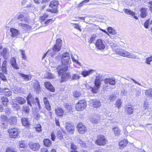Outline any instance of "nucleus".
<instances>
[{
  "label": "nucleus",
  "mask_w": 152,
  "mask_h": 152,
  "mask_svg": "<svg viewBox=\"0 0 152 152\" xmlns=\"http://www.w3.org/2000/svg\"><path fill=\"white\" fill-rule=\"evenodd\" d=\"M62 40L60 39H58L56 40L55 44L53 46L52 49L48 50L47 53H48L50 56H53L56 54V53L60 51L62 46Z\"/></svg>",
  "instance_id": "obj_1"
},
{
  "label": "nucleus",
  "mask_w": 152,
  "mask_h": 152,
  "mask_svg": "<svg viewBox=\"0 0 152 152\" xmlns=\"http://www.w3.org/2000/svg\"><path fill=\"white\" fill-rule=\"evenodd\" d=\"M56 69L59 76H71L68 70V67L67 66L58 65L57 66Z\"/></svg>",
  "instance_id": "obj_2"
},
{
  "label": "nucleus",
  "mask_w": 152,
  "mask_h": 152,
  "mask_svg": "<svg viewBox=\"0 0 152 152\" xmlns=\"http://www.w3.org/2000/svg\"><path fill=\"white\" fill-rule=\"evenodd\" d=\"M25 14L23 12H21L19 14L17 15L15 17L14 19H16L17 20L21 21L23 23H19L20 26L24 27H26L27 24H25L27 22V19L26 17L25 16Z\"/></svg>",
  "instance_id": "obj_3"
},
{
  "label": "nucleus",
  "mask_w": 152,
  "mask_h": 152,
  "mask_svg": "<svg viewBox=\"0 0 152 152\" xmlns=\"http://www.w3.org/2000/svg\"><path fill=\"white\" fill-rule=\"evenodd\" d=\"M62 66H67L68 67L71 63L69 53L67 52L63 53V58L61 62Z\"/></svg>",
  "instance_id": "obj_4"
},
{
  "label": "nucleus",
  "mask_w": 152,
  "mask_h": 152,
  "mask_svg": "<svg viewBox=\"0 0 152 152\" xmlns=\"http://www.w3.org/2000/svg\"><path fill=\"white\" fill-rule=\"evenodd\" d=\"M87 106L86 101L84 100H80L76 104L75 108L77 111L83 110Z\"/></svg>",
  "instance_id": "obj_5"
},
{
  "label": "nucleus",
  "mask_w": 152,
  "mask_h": 152,
  "mask_svg": "<svg viewBox=\"0 0 152 152\" xmlns=\"http://www.w3.org/2000/svg\"><path fill=\"white\" fill-rule=\"evenodd\" d=\"M7 132L9 133V137L11 138H15L18 136L19 130L17 128H13L9 129Z\"/></svg>",
  "instance_id": "obj_6"
},
{
  "label": "nucleus",
  "mask_w": 152,
  "mask_h": 152,
  "mask_svg": "<svg viewBox=\"0 0 152 152\" xmlns=\"http://www.w3.org/2000/svg\"><path fill=\"white\" fill-rule=\"evenodd\" d=\"M97 138L95 141V143L97 145H104L106 144V140L104 135H98Z\"/></svg>",
  "instance_id": "obj_7"
},
{
  "label": "nucleus",
  "mask_w": 152,
  "mask_h": 152,
  "mask_svg": "<svg viewBox=\"0 0 152 152\" xmlns=\"http://www.w3.org/2000/svg\"><path fill=\"white\" fill-rule=\"evenodd\" d=\"M65 125V127L67 132L71 134H73L75 129L74 124L71 122H68L66 123Z\"/></svg>",
  "instance_id": "obj_8"
},
{
  "label": "nucleus",
  "mask_w": 152,
  "mask_h": 152,
  "mask_svg": "<svg viewBox=\"0 0 152 152\" xmlns=\"http://www.w3.org/2000/svg\"><path fill=\"white\" fill-rule=\"evenodd\" d=\"M92 74L94 76H100V74L98 73L95 70L92 69L87 70L85 69L82 72V75L83 76H87Z\"/></svg>",
  "instance_id": "obj_9"
},
{
  "label": "nucleus",
  "mask_w": 152,
  "mask_h": 152,
  "mask_svg": "<svg viewBox=\"0 0 152 152\" xmlns=\"http://www.w3.org/2000/svg\"><path fill=\"white\" fill-rule=\"evenodd\" d=\"M10 31L11 32L10 35L13 38H20L21 37L20 31L17 29L11 28Z\"/></svg>",
  "instance_id": "obj_10"
},
{
  "label": "nucleus",
  "mask_w": 152,
  "mask_h": 152,
  "mask_svg": "<svg viewBox=\"0 0 152 152\" xmlns=\"http://www.w3.org/2000/svg\"><path fill=\"white\" fill-rule=\"evenodd\" d=\"M101 118L100 115H96L91 117L90 118V121L93 124H97L100 122Z\"/></svg>",
  "instance_id": "obj_11"
},
{
  "label": "nucleus",
  "mask_w": 152,
  "mask_h": 152,
  "mask_svg": "<svg viewBox=\"0 0 152 152\" xmlns=\"http://www.w3.org/2000/svg\"><path fill=\"white\" fill-rule=\"evenodd\" d=\"M104 42H103L101 39H98L96 42V46L98 49L100 50H103L105 47V46L104 44Z\"/></svg>",
  "instance_id": "obj_12"
},
{
  "label": "nucleus",
  "mask_w": 152,
  "mask_h": 152,
  "mask_svg": "<svg viewBox=\"0 0 152 152\" xmlns=\"http://www.w3.org/2000/svg\"><path fill=\"white\" fill-rule=\"evenodd\" d=\"M19 146L20 149L21 148H23V149H20V150L23 151L22 152H28V148H26L27 147V144L26 141L24 140H21L19 142Z\"/></svg>",
  "instance_id": "obj_13"
},
{
  "label": "nucleus",
  "mask_w": 152,
  "mask_h": 152,
  "mask_svg": "<svg viewBox=\"0 0 152 152\" xmlns=\"http://www.w3.org/2000/svg\"><path fill=\"white\" fill-rule=\"evenodd\" d=\"M30 148L34 151L38 150L40 147V145L38 143L31 142L29 143Z\"/></svg>",
  "instance_id": "obj_14"
},
{
  "label": "nucleus",
  "mask_w": 152,
  "mask_h": 152,
  "mask_svg": "<svg viewBox=\"0 0 152 152\" xmlns=\"http://www.w3.org/2000/svg\"><path fill=\"white\" fill-rule=\"evenodd\" d=\"M90 102L92 104L94 108H99L101 106L100 102L97 99H92L90 101Z\"/></svg>",
  "instance_id": "obj_15"
},
{
  "label": "nucleus",
  "mask_w": 152,
  "mask_h": 152,
  "mask_svg": "<svg viewBox=\"0 0 152 152\" xmlns=\"http://www.w3.org/2000/svg\"><path fill=\"white\" fill-rule=\"evenodd\" d=\"M28 104L23 105L21 108L22 114L28 115L30 112V107Z\"/></svg>",
  "instance_id": "obj_16"
},
{
  "label": "nucleus",
  "mask_w": 152,
  "mask_h": 152,
  "mask_svg": "<svg viewBox=\"0 0 152 152\" xmlns=\"http://www.w3.org/2000/svg\"><path fill=\"white\" fill-rule=\"evenodd\" d=\"M9 50L6 48H4L2 50L0 51V54L2 56L4 59H6L9 54Z\"/></svg>",
  "instance_id": "obj_17"
},
{
  "label": "nucleus",
  "mask_w": 152,
  "mask_h": 152,
  "mask_svg": "<svg viewBox=\"0 0 152 152\" xmlns=\"http://www.w3.org/2000/svg\"><path fill=\"white\" fill-rule=\"evenodd\" d=\"M27 101L28 104L31 107L32 106L31 103L33 104L36 101V98H34L31 95L29 94L27 98Z\"/></svg>",
  "instance_id": "obj_18"
},
{
  "label": "nucleus",
  "mask_w": 152,
  "mask_h": 152,
  "mask_svg": "<svg viewBox=\"0 0 152 152\" xmlns=\"http://www.w3.org/2000/svg\"><path fill=\"white\" fill-rule=\"evenodd\" d=\"M33 88L37 93H39L41 91V87L39 83L37 81H35L33 84Z\"/></svg>",
  "instance_id": "obj_19"
},
{
  "label": "nucleus",
  "mask_w": 152,
  "mask_h": 152,
  "mask_svg": "<svg viewBox=\"0 0 152 152\" xmlns=\"http://www.w3.org/2000/svg\"><path fill=\"white\" fill-rule=\"evenodd\" d=\"M45 87L47 89L51 92H54L55 89L52 85L49 82H46L45 83Z\"/></svg>",
  "instance_id": "obj_20"
},
{
  "label": "nucleus",
  "mask_w": 152,
  "mask_h": 152,
  "mask_svg": "<svg viewBox=\"0 0 152 152\" xmlns=\"http://www.w3.org/2000/svg\"><path fill=\"white\" fill-rule=\"evenodd\" d=\"M77 128L79 132L81 134L83 133L86 130L85 126L81 123H79L77 124Z\"/></svg>",
  "instance_id": "obj_21"
},
{
  "label": "nucleus",
  "mask_w": 152,
  "mask_h": 152,
  "mask_svg": "<svg viewBox=\"0 0 152 152\" xmlns=\"http://www.w3.org/2000/svg\"><path fill=\"white\" fill-rule=\"evenodd\" d=\"M134 108L131 105H126L125 107V111L128 114L131 115L133 113Z\"/></svg>",
  "instance_id": "obj_22"
},
{
  "label": "nucleus",
  "mask_w": 152,
  "mask_h": 152,
  "mask_svg": "<svg viewBox=\"0 0 152 152\" xmlns=\"http://www.w3.org/2000/svg\"><path fill=\"white\" fill-rule=\"evenodd\" d=\"M43 102L46 109L48 111H50L51 107L48 99L46 97L43 98Z\"/></svg>",
  "instance_id": "obj_23"
},
{
  "label": "nucleus",
  "mask_w": 152,
  "mask_h": 152,
  "mask_svg": "<svg viewBox=\"0 0 152 152\" xmlns=\"http://www.w3.org/2000/svg\"><path fill=\"white\" fill-rule=\"evenodd\" d=\"M10 63L14 68L17 69H19L18 65L16 63V60L15 58H12L10 60Z\"/></svg>",
  "instance_id": "obj_24"
},
{
  "label": "nucleus",
  "mask_w": 152,
  "mask_h": 152,
  "mask_svg": "<svg viewBox=\"0 0 152 152\" xmlns=\"http://www.w3.org/2000/svg\"><path fill=\"white\" fill-rule=\"evenodd\" d=\"M104 82L106 84H110L111 85H114L115 83V79L114 78H110L105 79Z\"/></svg>",
  "instance_id": "obj_25"
},
{
  "label": "nucleus",
  "mask_w": 152,
  "mask_h": 152,
  "mask_svg": "<svg viewBox=\"0 0 152 152\" xmlns=\"http://www.w3.org/2000/svg\"><path fill=\"white\" fill-rule=\"evenodd\" d=\"M7 61L6 60H4L3 62L1 67V69L3 73L7 74Z\"/></svg>",
  "instance_id": "obj_26"
},
{
  "label": "nucleus",
  "mask_w": 152,
  "mask_h": 152,
  "mask_svg": "<svg viewBox=\"0 0 152 152\" xmlns=\"http://www.w3.org/2000/svg\"><path fill=\"white\" fill-rule=\"evenodd\" d=\"M21 122L23 125L26 127H28L30 125L28 118L23 117L21 119Z\"/></svg>",
  "instance_id": "obj_27"
},
{
  "label": "nucleus",
  "mask_w": 152,
  "mask_h": 152,
  "mask_svg": "<svg viewBox=\"0 0 152 152\" xmlns=\"http://www.w3.org/2000/svg\"><path fill=\"white\" fill-rule=\"evenodd\" d=\"M115 51L117 54L120 56L124 57L126 52V51L123 50L121 48H116Z\"/></svg>",
  "instance_id": "obj_28"
},
{
  "label": "nucleus",
  "mask_w": 152,
  "mask_h": 152,
  "mask_svg": "<svg viewBox=\"0 0 152 152\" xmlns=\"http://www.w3.org/2000/svg\"><path fill=\"white\" fill-rule=\"evenodd\" d=\"M124 12L126 14L132 16L135 19L137 20L138 19L137 16L135 15V13L134 12L131 11L130 10L128 9H126L125 10Z\"/></svg>",
  "instance_id": "obj_29"
},
{
  "label": "nucleus",
  "mask_w": 152,
  "mask_h": 152,
  "mask_svg": "<svg viewBox=\"0 0 152 152\" xmlns=\"http://www.w3.org/2000/svg\"><path fill=\"white\" fill-rule=\"evenodd\" d=\"M147 9L146 8L142 7L140 10V16L142 18H144L147 15Z\"/></svg>",
  "instance_id": "obj_30"
},
{
  "label": "nucleus",
  "mask_w": 152,
  "mask_h": 152,
  "mask_svg": "<svg viewBox=\"0 0 152 152\" xmlns=\"http://www.w3.org/2000/svg\"><path fill=\"white\" fill-rule=\"evenodd\" d=\"M63 58V53L61 55H60L57 56L53 60V64H58L59 61L61 60H61H62Z\"/></svg>",
  "instance_id": "obj_31"
},
{
  "label": "nucleus",
  "mask_w": 152,
  "mask_h": 152,
  "mask_svg": "<svg viewBox=\"0 0 152 152\" xmlns=\"http://www.w3.org/2000/svg\"><path fill=\"white\" fill-rule=\"evenodd\" d=\"M10 124L11 125H14L17 123V117L14 116L10 117L9 120Z\"/></svg>",
  "instance_id": "obj_32"
},
{
  "label": "nucleus",
  "mask_w": 152,
  "mask_h": 152,
  "mask_svg": "<svg viewBox=\"0 0 152 152\" xmlns=\"http://www.w3.org/2000/svg\"><path fill=\"white\" fill-rule=\"evenodd\" d=\"M124 57L133 59H136L137 58V56L135 54L129 53V52L126 51L125 55Z\"/></svg>",
  "instance_id": "obj_33"
},
{
  "label": "nucleus",
  "mask_w": 152,
  "mask_h": 152,
  "mask_svg": "<svg viewBox=\"0 0 152 152\" xmlns=\"http://www.w3.org/2000/svg\"><path fill=\"white\" fill-rule=\"evenodd\" d=\"M1 102L3 105L4 106H7L8 105L9 101L8 98L6 96L2 97L1 98Z\"/></svg>",
  "instance_id": "obj_34"
},
{
  "label": "nucleus",
  "mask_w": 152,
  "mask_h": 152,
  "mask_svg": "<svg viewBox=\"0 0 152 152\" xmlns=\"http://www.w3.org/2000/svg\"><path fill=\"white\" fill-rule=\"evenodd\" d=\"M56 114L58 116H62L63 115L64 111L63 109L60 107H58L55 110Z\"/></svg>",
  "instance_id": "obj_35"
},
{
  "label": "nucleus",
  "mask_w": 152,
  "mask_h": 152,
  "mask_svg": "<svg viewBox=\"0 0 152 152\" xmlns=\"http://www.w3.org/2000/svg\"><path fill=\"white\" fill-rule=\"evenodd\" d=\"M4 111L5 112L6 114L8 116H10L12 115V111L11 110L10 108L7 107V106H4Z\"/></svg>",
  "instance_id": "obj_36"
},
{
  "label": "nucleus",
  "mask_w": 152,
  "mask_h": 152,
  "mask_svg": "<svg viewBox=\"0 0 152 152\" xmlns=\"http://www.w3.org/2000/svg\"><path fill=\"white\" fill-rule=\"evenodd\" d=\"M58 2L57 1H52L50 2L49 6L51 7L57 8L58 5Z\"/></svg>",
  "instance_id": "obj_37"
},
{
  "label": "nucleus",
  "mask_w": 152,
  "mask_h": 152,
  "mask_svg": "<svg viewBox=\"0 0 152 152\" xmlns=\"http://www.w3.org/2000/svg\"><path fill=\"white\" fill-rule=\"evenodd\" d=\"M44 145L47 147L50 146L52 144L51 141L48 139H45L44 140Z\"/></svg>",
  "instance_id": "obj_38"
},
{
  "label": "nucleus",
  "mask_w": 152,
  "mask_h": 152,
  "mask_svg": "<svg viewBox=\"0 0 152 152\" xmlns=\"http://www.w3.org/2000/svg\"><path fill=\"white\" fill-rule=\"evenodd\" d=\"M12 107L15 111H18L20 110V105L17 103H14L12 104Z\"/></svg>",
  "instance_id": "obj_39"
},
{
  "label": "nucleus",
  "mask_w": 152,
  "mask_h": 152,
  "mask_svg": "<svg viewBox=\"0 0 152 152\" xmlns=\"http://www.w3.org/2000/svg\"><path fill=\"white\" fill-rule=\"evenodd\" d=\"M77 142L80 144L82 147L85 148L87 147V145L85 143V142L82 141L80 139L78 138L77 140Z\"/></svg>",
  "instance_id": "obj_40"
},
{
  "label": "nucleus",
  "mask_w": 152,
  "mask_h": 152,
  "mask_svg": "<svg viewBox=\"0 0 152 152\" xmlns=\"http://www.w3.org/2000/svg\"><path fill=\"white\" fill-rule=\"evenodd\" d=\"M16 100L18 103L20 104H23L26 102V100L23 98L21 97H18Z\"/></svg>",
  "instance_id": "obj_41"
},
{
  "label": "nucleus",
  "mask_w": 152,
  "mask_h": 152,
  "mask_svg": "<svg viewBox=\"0 0 152 152\" xmlns=\"http://www.w3.org/2000/svg\"><path fill=\"white\" fill-rule=\"evenodd\" d=\"M98 77H96V78L94 82V86H95L96 88L97 87V88H99L100 87L101 83L100 80L99 79H98L97 78Z\"/></svg>",
  "instance_id": "obj_42"
},
{
  "label": "nucleus",
  "mask_w": 152,
  "mask_h": 152,
  "mask_svg": "<svg viewBox=\"0 0 152 152\" xmlns=\"http://www.w3.org/2000/svg\"><path fill=\"white\" fill-rule=\"evenodd\" d=\"M57 138L60 140H61L63 138V134L62 133V130L61 129V130H57Z\"/></svg>",
  "instance_id": "obj_43"
},
{
  "label": "nucleus",
  "mask_w": 152,
  "mask_h": 152,
  "mask_svg": "<svg viewBox=\"0 0 152 152\" xmlns=\"http://www.w3.org/2000/svg\"><path fill=\"white\" fill-rule=\"evenodd\" d=\"M114 133L115 136H117L120 134L121 130L118 127H114L113 129Z\"/></svg>",
  "instance_id": "obj_44"
},
{
  "label": "nucleus",
  "mask_w": 152,
  "mask_h": 152,
  "mask_svg": "<svg viewBox=\"0 0 152 152\" xmlns=\"http://www.w3.org/2000/svg\"><path fill=\"white\" fill-rule=\"evenodd\" d=\"M128 141L127 140H124L120 142L119 143V145L121 147H124L127 144Z\"/></svg>",
  "instance_id": "obj_45"
},
{
  "label": "nucleus",
  "mask_w": 152,
  "mask_h": 152,
  "mask_svg": "<svg viewBox=\"0 0 152 152\" xmlns=\"http://www.w3.org/2000/svg\"><path fill=\"white\" fill-rule=\"evenodd\" d=\"M53 18H51L48 19L47 21L44 22L45 24V26L48 25V24H50L53 22L55 20V18L53 20Z\"/></svg>",
  "instance_id": "obj_46"
},
{
  "label": "nucleus",
  "mask_w": 152,
  "mask_h": 152,
  "mask_svg": "<svg viewBox=\"0 0 152 152\" xmlns=\"http://www.w3.org/2000/svg\"><path fill=\"white\" fill-rule=\"evenodd\" d=\"M145 94L148 97H152V89H150L146 91L145 92Z\"/></svg>",
  "instance_id": "obj_47"
},
{
  "label": "nucleus",
  "mask_w": 152,
  "mask_h": 152,
  "mask_svg": "<svg viewBox=\"0 0 152 152\" xmlns=\"http://www.w3.org/2000/svg\"><path fill=\"white\" fill-rule=\"evenodd\" d=\"M3 91L4 92L6 95L7 96H10L11 95V92L9 89L7 88H5L3 89Z\"/></svg>",
  "instance_id": "obj_48"
},
{
  "label": "nucleus",
  "mask_w": 152,
  "mask_h": 152,
  "mask_svg": "<svg viewBox=\"0 0 152 152\" xmlns=\"http://www.w3.org/2000/svg\"><path fill=\"white\" fill-rule=\"evenodd\" d=\"M115 103H116L115 104L116 105L118 109L120 108L122 104V102L121 100L120 99L117 100L116 101Z\"/></svg>",
  "instance_id": "obj_49"
},
{
  "label": "nucleus",
  "mask_w": 152,
  "mask_h": 152,
  "mask_svg": "<svg viewBox=\"0 0 152 152\" xmlns=\"http://www.w3.org/2000/svg\"><path fill=\"white\" fill-rule=\"evenodd\" d=\"M73 94V96L75 97H79L81 95V93L77 91H74Z\"/></svg>",
  "instance_id": "obj_50"
},
{
  "label": "nucleus",
  "mask_w": 152,
  "mask_h": 152,
  "mask_svg": "<svg viewBox=\"0 0 152 152\" xmlns=\"http://www.w3.org/2000/svg\"><path fill=\"white\" fill-rule=\"evenodd\" d=\"M107 30L108 32L110 34H114L116 33V32L115 30L111 27H108Z\"/></svg>",
  "instance_id": "obj_51"
},
{
  "label": "nucleus",
  "mask_w": 152,
  "mask_h": 152,
  "mask_svg": "<svg viewBox=\"0 0 152 152\" xmlns=\"http://www.w3.org/2000/svg\"><path fill=\"white\" fill-rule=\"evenodd\" d=\"M5 152H17L15 150L11 147L7 148Z\"/></svg>",
  "instance_id": "obj_52"
},
{
  "label": "nucleus",
  "mask_w": 152,
  "mask_h": 152,
  "mask_svg": "<svg viewBox=\"0 0 152 152\" xmlns=\"http://www.w3.org/2000/svg\"><path fill=\"white\" fill-rule=\"evenodd\" d=\"M116 96L115 94H111L109 96V99L111 101H113L116 99Z\"/></svg>",
  "instance_id": "obj_53"
},
{
  "label": "nucleus",
  "mask_w": 152,
  "mask_h": 152,
  "mask_svg": "<svg viewBox=\"0 0 152 152\" xmlns=\"http://www.w3.org/2000/svg\"><path fill=\"white\" fill-rule=\"evenodd\" d=\"M152 61V56L146 58L145 63L149 65L151 64V62Z\"/></svg>",
  "instance_id": "obj_54"
},
{
  "label": "nucleus",
  "mask_w": 152,
  "mask_h": 152,
  "mask_svg": "<svg viewBox=\"0 0 152 152\" xmlns=\"http://www.w3.org/2000/svg\"><path fill=\"white\" fill-rule=\"evenodd\" d=\"M20 50L21 51V55L22 56V57L23 58V59L24 60H26V57L25 55V52L24 51L21 49H20Z\"/></svg>",
  "instance_id": "obj_55"
},
{
  "label": "nucleus",
  "mask_w": 152,
  "mask_h": 152,
  "mask_svg": "<svg viewBox=\"0 0 152 152\" xmlns=\"http://www.w3.org/2000/svg\"><path fill=\"white\" fill-rule=\"evenodd\" d=\"M1 121L3 122H6L7 120V117L6 116L4 115H1L0 117Z\"/></svg>",
  "instance_id": "obj_56"
},
{
  "label": "nucleus",
  "mask_w": 152,
  "mask_h": 152,
  "mask_svg": "<svg viewBox=\"0 0 152 152\" xmlns=\"http://www.w3.org/2000/svg\"><path fill=\"white\" fill-rule=\"evenodd\" d=\"M48 17V14H47L46 13H45L44 14V15L42 16H41L40 19V20L42 21H44L45 19L47 18Z\"/></svg>",
  "instance_id": "obj_57"
},
{
  "label": "nucleus",
  "mask_w": 152,
  "mask_h": 152,
  "mask_svg": "<svg viewBox=\"0 0 152 152\" xmlns=\"http://www.w3.org/2000/svg\"><path fill=\"white\" fill-rule=\"evenodd\" d=\"M150 20L149 19H148L144 23V26L145 28H147L148 27L149 24H150Z\"/></svg>",
  "instance_id": "obj_58"
},
{
  "label": "nucleus",
  "mask_w": 152,
  "mask_h": 152,
  "mask_svg": "<svg viewBox=\"0 0 152 152\" xmlns=\"http://www.w3.org/2000/svg\"><path fill=\"white\" fill-rule=\"evenodd\" d=\"M91 91L94 93H96L98 91L99 88L95 87V86H94L93 88L91 87Z\"/></svg>",
  "instance_id": "obj_59"
},
{
  "label": "nucleus",
  "mask_w": 152,
  "mask_h": 152,
  "mask_svg": "<svg viewBox=\"0 0 152 152\" xmlns=\"http://www.w3.org/2000/svg\"><path fill=\"white\" fill-rule=\"evenodd\" d=\"M66 109L67 110L69 111H72V105H69L68 104H66L65 106Z\"/></svg>",
  "instance_id": "obj_60"
},
{
  "label": "nucleus",
  "mask_w": 152,
  "mask_h": 152,
  "mask_svg": "<svg viewBox=\"0 0 152 152\" xmlns=\"http://www.w3.org/2000/svg\"><path fill=\"white\" fill-rule=\"evenodd\" d=\"M49 11L53 13H56L58 12V9L56 8H53L49 10Z\"/></svg>",
  "instance_id": "obj_61"
},
{
  "label": "nucleus",
  "mask_w": 152,
  "mask_h": 152,
  "mask_svg": "<svg viewBox=\"0 0 152 152\" xmlns=\"http://www.w3.org/2000/svg\"><path fill=\"white\" fill-rule=\"evenodd\" d=\"M69 77H61V80L60 81V82L61 83L63 82L66 81L67 79H68Z\"/></svg>",
  "instance_id": "obj_62"
},
{
  "label": "nucleus",
  "mask_w": 152,
  "mask_h": 152,
  "mask_svg": "<svg viewBox=\"0 0 152 152\" xmlns=\"http://www.w3.org/2000/svg\"><path fill=\"white\" fill-rule=\"evenodd\" d=\"M72 24H73L74 26H75L74 28L80 30V31H81V29L80 28L81 26H80L78 24L73 23H72Z\"/></svg>",
  "instance_id": "obj_63"
},
{
  "label": "nucleus",
  "mask_w": 152,
  "mask_h": 152,
  "mask_svg": "<svg viewBox=\"0 0 152 152\" xmlns=\"http://www.w3.org/2000/svg\"><path fill=\"white\" fill-rule=\"evenodd\" d=\"M8 123L7 122L2 123L1 125V127L4 128L6 129L7 127Z\"/></svg>",
  "instance_id": "obj_64"
}]
</instances>
